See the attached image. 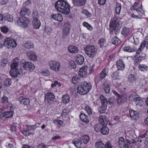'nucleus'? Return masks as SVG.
Returning a JSON list of instances; mask_svg holds the SVG:
<instances>
[{
  "label": "nucleus",
  "mask_w": 148,
  "mask_h": 148,
  "mask_svg": "<svg viewBox=\"0 0 148 148\" xmlns=\"http://www.w3.org/2000/svg\"><path fill=\"white\" fill-rule=\"evenodd\" d=\"M55 7L58 11L65 14H68L70 11L69 4L63 0L58 1L55 4Z\"/></svg>",
  "instance_id": "1"
},
{
  "label": "nucleus",
  "mask_w": 148,
  "mask_h": 148,
  "mask_svg": "<svg viewBox=\"0 0 148 148\" xmlns=\"http://www.w3.org/2000/svg\"><path fill=\"white\" fill-rule=\"evenodd\" d=\"M91 88L92 85L90 83L84 81L78 86L77 90L80 94L84 95L88 93Z\"/></svg>",
  "instance_id": "2"
},
{
  "label": "nucleus",
  "mask_w": 148,
  "mask_h": 148,
  "mask_svg": "<svg viewBox=\"0 0 148 148\" xmlns=\"http://www.w3.org/2000/svg\"><path fill=\"white\" fill-rule=\"evenodd\" d=\"M119 20L117 18H114L111 21L109 24L110 32L113 31L115 34H117L119 32L121 28L120 25L119 23Z\"/></svg>",
  "instance_id": "3"
},
{
  "label": "nucleus",
  "mask_w": 148,
  "mask_h": 148,
  "mask_svg": "<svg viewBox=\"0 0 148 148\" xmlns=\"http://www.w3.org/2000/svg\"><path fill=\"white\" fill-rule=\"evenodd\" d=\"M86 54L89 57L93 58L96 55L97 49L95 47L92 45H88L84 49Z\"/></svg>",
  "instance_id": "4"
},
{
  "label": "nucleus",
  "mask_w": 148,
  "mask_h": 148,
  "mask_svg": "<svg viewBox=\"0 0 148 148\" xmlns=\"http://www.w3.org/2000/svg\"><path fill=\"white\" fill-rule=\"evenodd\" d=\"M142 8V4L141 3L135 2L134 5L131 7L130 9L132 11H134L136 14L142 16L144 12Z\"/></svg>",
  "instance_id": "5"
},
{
  "label": "nucleus",
  "mask_w": 148,
  "mask_h": 148,
  "mask_svg": "<svg viewBox=\"0 0 148 148\" xmlns=\"http://www.w3.org/2000/svg\"><path fill=\"white\" fill-rule=\"evenodd\" d=\"M130 141L129 140L126 139L125 141L124 138L120 137L119 139L118 145L120 148H134L133 146L130 144Z\"/></svg>",
  "instance_id": "6"
},
{
  "label": "nucleus",
  "mask_w": 148,
  "mask_h": 148,
  "mask_svg": "<svg viewBox=\"0 0 148 148\" xmlns=\"http://www.w3.org/2000/svg\"><path fill=\"white\" fill-rule=\"evenodd\" d=\"M16 24L21 27L27 28L29 24V21L26 17L18 18L16 22Z\"/></svg>",
  "instance_id": "7"
},
{
  "label": "nucleus",
  "mask_w": 148,
  "mask_h": 148,
  "mask_svg": "<svg viewBox=\"0 0 148 148\" xmlns=\"http://www.w3.org/2000/svg\"><path fill=\"white\" fill-rule=\"evenodd\" d=\"M4 46H5L8 48H12L15 47L17 43L15 40L13 39L8 38H5L4 40Z\"/></svg>",
  "instance_id": "8"
},
{
  "label": "nucleus",
  "mask_w": 148,
  "mask_h": 148,
  "mask_svg": "<svg viewBox=\"0 0 148 148\" xmlns=\"http://www.w3.org/2000/svg\"><path fill=\"white\" fill-rule=\"evenodd\" d=\"M20 63L21 66L27 71H32L35 69L34 64L30 62H25L23 60Z\"/></svg>",
  "instance_id": "9"
},
{
  "label": "nucleus",
  "mask_w": 148,
  "mask_h": 148,
  "mask_svg": "<svg viewBox=\"0 0 148 148\" xmlns=\"http://www.w3.org/2000/svg\"><path fill=\"white\" fill-rule=\"evenodd\" d=\"M70 30V26L68 23H65L62 29V38L63 39H66L69 36Z\"/></svg>",
  "instance_id": "10"
},
{
  "label": "nucleus",
  "mask_w": 148,
  "mask_h": 148,
  "mask_svg": "<svg viewBox=\"0 0 148 148\" xmlns=\"http://www.w3.org/2000/svg\"><path fill=\"white\" fill-rule=\"evenodd\" d=\"M108 72V69L105 68L103 70L101 73L97 75L95 77V83H98L104 78Z\"/></svg>",
  "instance_id": "11"
},
{
  "label": "nucleus",
  "mask_w": 148,
  "mask_h": 148,
  "mask_svg": "<svg viewBox=\"0 0 148 148\" xmlns=\"http://www.w3.org/2000/svg\"><path fill=\"white\" fill-rule=\"evenodd\" d=\"M142 48L140 47L138 48V50H137V48L135 47L134 46L133 48H131L129 46H127L123 47V50L126 52H133L134 51H137L136 52V56L137 57L139 53L141 51V49Z\"/></svg>",
  "instance_id": "12"
},
{
  "label": "nucleus",
  "mask_w": 148,
  "mask_h": 148,
  "mask_svg": "<svg viewBox=\"0 0 148 148\" xmlns=\"http://www.w3.org/2000/svg\"><path fill=\"white\" fill-rule=\"evenodd\" d=\"M48 65L51 69L55 71H58L60 68L59 63L55 61L52 60L49 61Z\"/></svg>",
  "instance_id": "13"
},
{
  "label": "nucleus",
  "mask_w": 148,
  "mask_h": 148,
  "mask_svg": "<svg viewBox=\"0 0 148 148\" xmlns=\"http://www.w3.org/2000/svg\"><path fill=\"white\" fill-rule=\"evenodd\" d=\"M55 98V97L53 93L49 92L46 93L45 95V101L51 103V101L53 102L54 101Z\"/></svg>",
  "instance_id": "14"
},
{
  "label": "nucleus",
  "mask_w": 148,
  "mask_h": 148,
  "mask_svg": "<svg viewBox=\"0 0 148 148\" xmlns=\"http://www.w3.org/2000/svg\"><path fill=\"white\" fill-rule=\"evenodd\" d=\"M98 120L99 123L103 126H106L109 123L105 115L100 116L98 118Z\"/></svg>",
  "instance_id": "15"
},
{
  "label": "nucleus",
  "mask_w": 148,
  "mask_h": 148,
  "mask_svg": "<svg viewBox=\"0 0 148 148\" xmlns=\"http://www.w3.org/2000/svg\"><path fill=\"white\" fill-rule=\"evenodd\" d=\"M87 66H86L80 69L78 72V75L82 77H85L87 75Z\"/></svg>",
  "instance_id": "16"
},
{
  "label": "nucleus",
  "mask_w": 148,
  "mask_h": 148,
  "mask_svg": "<svg viewBox=\"0 0 148 148\" xmlns=\"http://www.w3.org/2000/svg\"><path fill=\"white\" fill-rule=\"evenodd\" d=\"M116 66L118 70L123 71L125 69V65L123 61L121 59L116 61Z\"/></svg>",
  "instance_id": "17"
},
{
  "label": "nucleus",
  "mask_w": 148,
  "mask_h": 148,
  "mask_svg": "<svg viewBox=\"0 0 148 148\" xmlns=\"http://www.w3.org/2000/svg\"><path fill=\"white\" fill-rule=\"evenodd\" d=\"M22 73L21 70L18 69H11L10 72V75L13 77L17 76L18 74H21Z\"/></svg>",
  "instance_id": "18"
},
{
  "label": "nucleus",
  "mask_w": 148,
  "mask_h": 148,
  "mask_svg": "<svg viewBox=\"0 0 148 148\" xmlns=\"http://www.w3.org/2000/svg\"><path fill=\"white\" fill-rule=\"evenodd\" d=\"M68 50L69 52L71 53L76 54L78 51V48L74 45L69 46Z\"/></svg>",
  "instance_id": "19"
},
{
  "label": "nucleus",
  "mask_w": 148,
  "mask_h": 148,
  "mask_svg": "<svg viewBox=\"0 0 148 148\" xmlns=\"http://www.w3.org/2000/svg\"><path fill=\"white\" fill-rule=\"evenodd\" d=\"M121 34L125 36H129L131 34L130 29L128 27H124L123 28Z\"/></svg>",
  "instance_id": "20"
},
{
  "label": "nucleus",
  "mask_w": 148,
  "mask_h": 148,
  "mask_svg": "<svg viewBox=\"0 0 148 148\" xmlns=\"http://www.w3.org/2000/svg\"><path fill=\"white\" fill-rule=\"evenodd\" d=\"M30 13V11L29 9L25 7L22 9L20 12L21 15L22 16L25 15L28 16Z\"/></svg>",
  "instance_id": "21"
},
{
  "label": "nucleus",
  "mask_w": 148,
  "mask_h": 148,
  "mask_svg": "<svg viewBox=\"0 0 148 148\" xmlns=\"http://www.w3.org/2000/svg\"><path fill=\"white\" fill-rule=\"evenodd\" d=\"M41 25V23L39 20L37 18H34L33 21V25L35 29L39 28Z\"/></svg>",
  "instance_id": "22"
},
{
  "label": "nucleus",
  "mask_w": 148,
  "mask_h": 148,
  "mask_svg": "<svg viewBox=\"0 0 148 148\" xmlns=\"http://www.w3.org/2000/svg\"><path fill=\"white\" fill-rule=\"evenodd\" d=\"M76 62L79 65H82L84 62V58L80 54L76 55Z\"/></svg>",
  "instance_id": "23"
},
{
  "label": "nucleus",
  "mask_w": 148,
  "mask_h": 148,
  "mask_svg": "<svg viewBox=\"0 0 148 148\" xmlns=\"http://www.w3.org/2000/svg\"><path fill=\"white\" fill-rule=\"evenodd\" d=\"M18 100L21 103L24 105L29 104L30 102L29 98H25L22 96H20L18 98Z\"/></svg>",
  "instance_id": "24"
},
{
  "label": "nucleus",
  "mask_w": 148,
  "mask_h": 148,
  "mask_svg": "<svg viewBox=\"0 0 148 148\" xmlns=\"http://www.w3.org/2000/svg\"><path fill=\"white\" fill-rule=\"evenodd\" d=\"M19 60L17 58L14 59L12 62L11 67V69H17L16 68L18 65Z\"/></svg>",
  "instance_id": "25"
},
{
  "label": "nucleus",
  "mask_w": 148,
  "mask_h": 148,
  "mask_svg": "<svg viewBox=\"0 0 148 148\" xmlns=\"http://www.w3.org/2000/svg\"><path fill=\"white\" fill-rule=\"evenodd\" d=\"M90 140V137L88 135H85L81 136L80 140L82 143L85 144L88 143Z\"/></svg>",
  "instance_id": "26"
},
{
  "label": "nucleus",
  "mask_w": 148,
  "mask_h": 148,
  "mask_svg": "<svg viewBox=\"0 0 148 148\" xmlns=\"http://www.w3.org/2000/svg\"><path fill=\"white\" fill-rule=\"evenodd\" d=\"M86 0H73L74 5L75 6H80L84 5Z\"/></svg>",
  "instance_id": "27"
},
{
  "label": "nucleus",
  "mask_w": 148,
  "mask_h": 148,
  "mask_svg": "<svg viewBox=\"0 0 148 148\" xmlns=\"http://www.w3.org/2000/svg\"><path fill=\"white\" fill-rule=\"evenodd\" d=\"M100 99L101 100V105L107 107V104H108V101L106 98L103 95H101L100 96Z\"/></svg>",
  "instance_id": "28"
},
{
  "label": "nucleus",
  "mask_w": 148,
  "mask_h": 148,
  "mask_svg": "<svg viewBox=\"0 0 148 148\" xmlns=\"http://www.w3.org/2000/svg\"><path fill=\"white\" fill-rule=\"evenodd\" d=\"M130 113L131 119L133 120H135L138 117V114L136 112L133 110H130Z\"/></svg>",
  "instance_id": "29"
},
{
  "label": "nucleus",
  "mask_w": 148,
  "mask_h": 148,
  "mask_svg": "<svg viewBox=\"0 0 148 148\" xmlns=\"http://www.w3.org/2000/svg\"><path fill=\"white\" fill-rule=\"evenodd\" d=\"M27 56L29 59L31 60H36L37 59L36 55L33 52H29L27 53Z\"/></svg>",
  "instance_id": "30"
},
{
  "label": "nucleus",
  "mask_w": 148,
  "mask_h": 148,
  "mask_svg": "<svg viewBox=\"0 0 148 148\" xmlns=\"http://www.w3.org/2000/svg\"><path fill=\"white\" fill-rule=\"evenodd\" d=\"M81 120L85 122L86 124H88L89 122V120L88 116L84 113L81 114L79 116Z\"/></svg>",
  "instance_id": "31"
},
{
  "label": "nucleus",
  "mask_w": 148,
  "mask_h": 148,
  "mask_svg": "<svg viewBox=\"0 0 148 148\" xmlns=\"http://www.w3.org/2000/svg\"><path fill=\"white\" fill-rule=\"evenodd\" d=\"M121 8V4L117 3L115 8V12L116 14H120Z\"/></svg>",
  "instance_id": "32"
},
{
  "label": "nucleus",
  "mask_w": 148,
  "mask_h": 148,
  "mask_svg": "<svg viewBox=\"0 0 148 148\" xmlns=\"http://www.w3.org/2000/svg\"><path fill=\"white\" fill-rule=\"evenodd\" d=\"M109 130L106 126H103L100 130L101 133L103 135L107 134L109 132Z\"/></svg>",
  "instance_id": "33"
},
{
  "label": "nucleus",
  "mask_w": 148,
  "mask_h": 148,
  "mask_svg": "<svg viewBox=\"0 0 148 148\" xmlns=\"http://www.w3.org/2000/svg\"><path fill=\"white\" fill-rule=\"evenodd\" d=\"M70 96L68 95H64L62 97V102L65 104L68 103L70 100Z\"/></svg>",
  "instance_id": "34"
},
{
  "label": "nucleus",
  "mask_w": 148,
  "mask_h": 148,
  "mask_svg": "<svg viewBox=\"0 0 148 148\" xmlns=\"http://www.w3.org/2000/svg\"><path fill=\"white\" fill-rule=\"evenodd\" d=\"M112 42L113 44L116 45L120 43L121 41L118 38L114 37L112 38Z\"/></svg>",
  "instance_id": "35"
},
{
  "label": "nucleus",
  "mask_w": 148,
  "mask_h": 148,
  "mask_svg": "<svg viewBox=\"0 0 148 148\" xmlns=\"http://www.w3.org/2000/svg\"><path fill=\"white\" fill-rule=\"evenodd\" d=\"M19 125L17 123H14L10 125V128L11 132H15L17 130V127Z\"/></svg>",
  "instance_id": "36"
},
{
  "label": "nucleus",
  "mask_w": 148,
  "mask_h": 148,
  "mask_svg": "<svg viewBox=\"0 0 148 148\" xmlns=\"http://www.w3.org/2000/svg\"><path fill=\"white\" fill-rule=\"evenodd\" d=\"M102 87L106 93H109L110 90L109 86L106 84H104L102 86Z\"/></svg>",
  "instance_id": "37"
},
{
  "label": "nucleus",
  "mask_w": 148,
  "mask_h": 148,
  "mask_svg": "<svg viewBox=\"0 0 148 148\" xmlns=\"http://www.w3.org/2000/svg\"><path fill=\"white\" fill-rule=\"evenodd\" d=\"M73 143L77 147L79 148L80 147L81 145V142L80 140L79 141L78 139H74L72 140Z\"/></svg>",
  "instance_id": "38"
},
{
  "label": "nucleus",
  "mask_w": 148,
  "mask_h": 148,
  "mask_svg": "<svg viewBox=\"0 0 148 148\" xmlns=\"http://www.w3.org/2000/svg\"><path fill=\"white\" fill-rule=\"evenodd\" d=\"M95 146L97 148H104L105 147L104 144L101 141L97 142L95 143Z\"/></svg>",
  "instance_id": "39"
},
{
  "label": "nucleus",
  "mask_w": 148,
  "mask_h": 148,
  "mask_svg": "<svg viewBox=\"0 0 148 148\" xmlns=\"http://www.w3.org/2000/svg\"><path fill=\"white\" fill-rule=\"evenodd\" d=\"M13 116L12 112L10 111L8 112H5L3 114V117H5L6 118H10Z\"/></svg>",
  "instance_id": "40"
},
{
  "label": "nucleus",
  "mask_w": 148,
  "mask_h": 148,
  "mask_svg": "<svg viewBox=\"0 0 148 148\" xmlns=\"http://www.w3.org/2000/svg\"><path fill=\"white\" fill-rule=\"evenodd\" d=\"M128 79L129 82L133 83L136 80V78L134 75L132 74H130L128 76Z\"/></svg>",
  "instance_id": "41"
},
{
  "label": "nucleus",
  "mask_w": 148,
  "mask_h": 148,
  "mask_svg": "<svg viewBox=\"0 0 148 148\" xmlns=\"http://www.w3.org/2000/svg\"><path fill=\"white\" fill-rule=\"evenodd\" d=\"M37 127V126H36V125L31 126L28 125L27 126V130L29 132H32L33 133L34 130Z\"/></svg>",
  "instance_id": "42"
},
{
  "label": "nucleus",
  "mask_w": 148,
  "mask_h": 148,
  "mask_svg": "<svg viewBox=\"0 0 148 148\" xmlns=\"http://www.w3.org/2000/svg\"><path fill=\"white\" fill-rule=\"evenodd\" d=\"M5 20L10 22L12 21L13 20V16L12 15L8 14L5 15Z\"/></svg>",
  "instance_id": "43"
},
{
  "label": "nucleus",
  "mask_w": 148,
  "mask_h": 148,
  "mask_svg": "<svg viewBox=\"0 0 148 148\" xmlns=\"http://www.w3.org/2000/svg\"><path fill=\"white\" fill-rule=\"evenodd\" d=\"M23 46L25 47L27 49L32 48L33 47V45L30 42H27L23 44Z\"/></svg>",
  "instance_id": "44"
},
{
  "label": "nucleus",
  "mask_w": 148,
  "mask_h": 148,
  "mask_svg": "<svg viewBox=\"0 0 148 148\" xmlns=\"http://www.w3.org/2000/svg\"><path fill=\"white\" fill-rule=\"evenodd\" d=\"M108 103L110 105L115 104L116 103V99L113 97H111L108 99Z\"/></svg>",
  "instance_id": "45"
},
{
  "label": "nucleus",
  "mask_w": 148,
  "mask_h": 148,
  "mask_svg": "<svg viewBox=\"0 0 148 148\" xmlns=\"http://www.w3.org/2000/svg\"><path fill=\"white\" fill-rule=\"evenodd\" d=\"M85 109L88 115H91L92 114L93 112L91 108L89 106H86L85 107Z\"/></svg>",
  "instance_id": "46"
},
{
  "label": "nucleus",
  "mask_w": 148,
  "mask_h": 148,
  "mask_svg": "<svg viewBox=\"0 0 148 148\" xmlns=\"http://www.w3.org/2000/svg\"><path fill=\"white\" fill-rule=\"evenodd\" d=\"M99 43L100 45V47L102 48L105 46L106 44V41L104 39L101 38L99 41Z\"/></svg>",
  "instance_id": "47"
},
{
  "label": "nucleus",
  "mask_w": 148,
  "mask_h": 148,
  "mask_svg": "<svg viewBox=\"0 0 148 148\" xmlns=\"http://www.w3.org/2000/svg\"><path fill=\"white\" fill-rule=\"evenodd\" d=\"M142 101V99L138 95V97H136V98L133 101L135 102L136 105H137L140 103Z\"/></svg>",
  "instance_id": "48"
},
{
  "label": "nucleus",
  "mask_w": 148,
  "mask_h": 148,
  "mask_svg": "<svg viewBox=\"0 0 148 148\" xmlns=\"http://www.w3.org/2000/svg\"><path fill=\"white\" fill-rule=\"evenodd\" d=\"M145 46L148 49V41L144 40L140 45V47L143 48Z\"/></svg>",
  "instance_id": "49"
},
{
  "label": "nucleus",
  "mask_w": 148,
  "mask_h": 148,
  "mask_svg": "<svg viewBox=\"0 0 148 148\" xmlns=\"http://www.w3.org/2000/svg\"><path fill=\"white\" fill-rule=\"evenodd\" d=\"M83 25L85 27H87L88 29L91 30L92 29V27L90 24L86 22H84L83 23Z\"/></svg>",
  "instance_id": "50"
},
{
  "label": "nucleus",
  "mask_w": 148,
  "mask_h": 148,
  "mask_svg": "<svg viewBox=\"0 0 148 148\" xmlns=\"http://www.w3.org/2000/svg\"><path fill=\"white\" fill-rule=\"evenodd\" d=\"M11 84V80L9 79H6L4 81V85L7 86H9Z\"/></svg>",
  "instance_id": "51"
},
{
  "label": "nucleus",
  "mask_w": 148,
  "mask_h": 148,
  "mask_svg": "<svg viewBox=\"0 0 148 148\" xmlns=\"http://www.w3.org/2000/svg\"><path fill=\"white\" fill-rule=\"evenodd\" d=\"M119 97L121 99L123 102H124L127 101V96L125 94H122V95Z\"/></svg>",
  "instance_id": "52"
},
{
  "label": "nucleus",
  "mask_w": 148,
  "mask_h": 148,
  "mask_svg": "<svg viewBox=\"0 0 148 148\" xmlns=\"http://www.w3.org/2000/svg\"><path fill=\"white\" fill-rule=\"evenodd\" d=\"M106 108L107 107L103 106L101 105V108H100V110L99 111V113L101 114L104 113L106 112Z\"/></svg>",
  "instance_id": "53"
},
{
  "label": "nucleus",
  "mask_w": 148,
  "mask_h": 148,
  "mask_svg": "<svg viewBox=\"0 0 148 148\" xmlns=\"http://www.w3.org/2000/svg\"><path fill=\"white\" fill-rule=\"evenodd\" d=\"M1 101L3 103L6 104L8 102V99L6 97H3L2 98Z\"/></svg>",
  "instance_id": "54"
},
{
  "label": "nucleus",
  "mask_w": 148,
  "mask_h": 148,
  "mask_svg": "<svg viewBox=\"0 0 148 148\" xmlns=\"http://www.w3.org/2000/svg\"><path fill=\"white\" fill-rule=\"evenodd\" d=\"M79 79L75 76L73 77L72 79V81L74 84H76L78 82Z\"/></svg>",
  "instance_id": "55"
},
{
  "label": "nucleus",
  "mask_w": 148,
  "mask_h": 148,
  "mask_svg": "<svg viewBox=\"0 0 148 148\" xmlns=\"http://www.w3.org/2000/svg\"><path fill=\"white\" fill-rule=\"evenodd\" d=\"M51 31L52 29L49 26H48L46 27L45 29V32L48 34H49L51 33Z\"/></svg>",
  "instance_id": "56"
},
{
  "label": "nucleus",
  "mask_w": 148,
  "mask_h": 148,
  "mask_svg": "<svg viewBox=\"0 0 148 148\" xmlns=\"http://www.w3.org/2000/svg\"><path fill=\"white\" fill-rule=\"evenodd\" d=\"M138 95L132 94L131 95L129 96V98L130 100L132 101H134V100L136 98V97H138Z\"/></svg>",
  "instance_id": "57"
},
{
  "label": "nucleus",
  "mask_w": 148,
  "mask_h": 148,
  "mask_svg": "<svg viewBox=\"0 0 148 148\" xmlns=\"http://www.w3.org/2000/svg\"><path fill=\"white\" fill-rule=\"evenodd\" d=\"M8 62V61L7 59L5 58L3 59L2 61L1 66L3 67L5 66L6 64Z\"/></svg>",
  "instance_id": "58"
},
{
  "label": "nucleus",
  "mask_w": 148,
  "mask_h": 148,
  "mask_svg": "<svg viewBox=\"0 0 148 148\" xmlns=\"http://www.w3.org/2000/svg\"><path fill=\"white\" fill-rule=\"evenodd\" d=\"M1 31L4 33H7L8 31V28L6 26L1 27Z\"/></svg>",
  "instance_id": "59"
},
{
  "label": "nucleus",
  "mask_w": 148,
  "mask_h": 148,
  "mask_svg": "<svg viewBox=\"0 0 148 148\" xmlns=\"http://www.w3.org/2000/svg\"><path fill=\"white\" fill-rule=\"evenodd\" d=\"M42 74L45 76H47L50 75V73L47 70H43L42 71Z\"/></svg>",
  "instance_id": "60"
},
{
  "label": "nucleus",
  "mask_w": 148,
  "mask_h": 148,
  "mask_svg": "<svg viewBox=\"0 0 148 148\" xmlns=\"http://www.w3.org/2000/svg\"><path fill=\"white\" fill-rule=\"evenodd\" d=\"M23 134L25 136H28L32 134L33 133L26 130L24 131L23 132Z\"/></svg>",
  "instance_id": "61"
},
{
  "label": "nucleus",
  "mask_w": 148,
  "mask_h": 148,
  "mask_svg": "<svg viewBox=\"0 0 148 148\" xmlns=\"http://www.w3.org/2000/svg\"><path fill=\"white\" fill-rule=\"evenodd\" d=\"M138 67L141 71H144V69L147 70V67L146 65H143L142 66L139 65Z\"/></svg>",
  "instance_id": "62"
},
{
  "label": "nucleus",
  "mask_w": 148,
  "mask_h": 148,
  "mask_svg": "<svg viewBox=\"0 0 148 148\" xmlns=\"http://www.w3.org/2000/svg\"><path fill=\"white\" fill-rule=\"evenodd\" d=\"M118 76V74L117 72L115 71L111 75L112 77L114 78L115 79L117 78V77Z\"/></svg>",
  "instance_id": "63"
},
{
  "label": "nucleus",
  "mask_w": 148,
  "mask_h": 148,
  "mask_svg": "<svg viewBox=\"0 0 148 148\" xmlns=\"http://www.w3.org/2000/svg\"><path fill=\"white\" fill-rule=\"evenodd\" d=\"M104 145L105 148H112L111 145L109 142H107Z\"/></svg>",
  "instance_id": "64"
}]
</instances>
